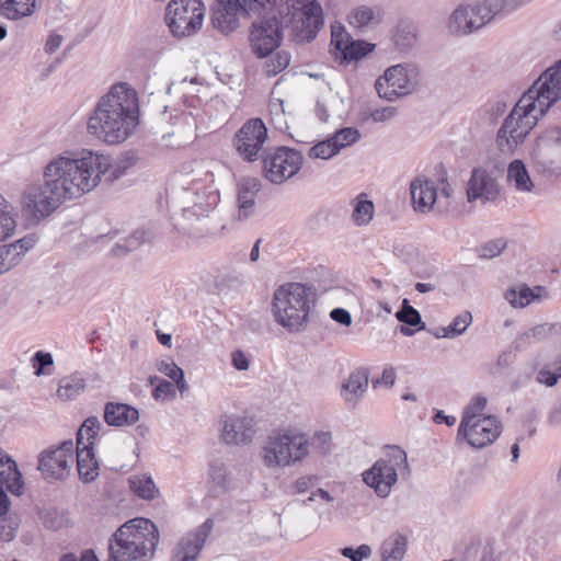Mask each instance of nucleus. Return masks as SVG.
<instances>
[{"mask_svg": "<svg viewBox=\"0 0 561 561\" xmlns=\"http://www.w3.org/2000/svg\"><path fill=\"white\" fill-rule=\"evenodd\" d=\"M108 167L107 158L88 149L65 150L54 156L43 169V183L32 182L24 188L23 213L35 220L50 216L66 201L92 192Z\"/></svg>", "mask_w": 561, "mask_h": 561, "instance_id": "f257e3e1", "label": "nucleus"}, {"mask_svg": "<svg viewBox=\"0 0 561 561\" xmlns=\"http://www.w3.org/2000/svg\"><path fill=\"white\" fill-rule=\"evenodd\" d=\"M561 100V59L543 71L520 96L496 133L495 144L503 154H513L524 144L539 118Z\"/></svg>", "mask_w": 561, "mask_h": 561, "instance_id": "f03ea898", "label": "nucleus"}, {"mask_svg": "<svg viewBox=\"0 0 561 561\" xmlns=\"http://www.w3.org/2000/svg\"><path fill=\"white\" fill-rule=\"evenodd\" d=\"M139 104L135 89L122 82L114 84L90 113L88 133L107 145L124 142L138 124Z\"/></svg>", "mask_w": 561, "mask_h": 561, "instance_id": "7ed1b4c3", "label": "nucleus"}, {"mask_svg": "<svg viewBox=\"0 0 561 561\" xmlns=\"http://www.w3.org/2000/svg\"><path fill=\"white\" fill-rule=\"evenodd\" d=\"M159 541L156 525L147 518H134L113 535L108 561H148Z\"/></svg>", "mask_w": 561, "mask_h": 561, "instance_id": "20e7f679", "label": "nucleus"}, {"mask_svg": "<svg viewBox=\"0 0 561 561\" xmlns=\"http://www.w3.org/2000/svg\"><path fill=\"white\" fill-rule=\"evenodd\" d=\"M317 296L311 287L301 283H287L275 289L272 313L282 328L288 332H301L310 321V311Z\"/></svg>", "mask_w": 561, "mask_h": 561, "instance_id": "39448f33", "label": "nucleus"}, {"mask_svg": "<svg viewBox=\"0 0 561 561\" xmlns=\"http://www.w3.org/2000/svg\"><path fill=\"white\" fill-rule=\"evenodd\" d=\"M278 20L296 43L312 41L323 26V11L317 0H274Z\"/></svg>", "mask_w": 561, "mask_h": 561, "instance_id": "423d86ee", "label": "nucleus"}, {"mask_svg": "<svg viewBox=\"0 0 561 561\" xmlns=\"http://www.w3.org/2000/svg\"><path fill=\"white\" fill-rule=\"evenodd\" d=\"M310 446V438L305 433L275 434L267 438L262 450V458L268 468L288 467L307 458Z\"/></svg>", "mask_w": 561, "mask_h": 561, "instance_id": "0eeeda50", "label": "nucleus"}, {"mask_svg": "<svg viewBox=\"0 0 561 561\" xmlns=\"http://www.w3.org/2000/svg\"><path fill=\"white\" fill-rule=\"evenodd\" d=\"M399 471L409 476L410 467L405 451L393 446L385 458L377 460L370 469L363 472V481L379 497H387L398 481Z\"/></svg>", "mask_w": 561, "mask_h": 561, "instance_id": "6e6552de", "label": "nucleus"}, {"mask_svg": "<svg viewBox=\"0 0 561 561\" xmlns=\"http://www.w3.org/2000/svg\"><path fill=\"white\" fill-rule=\"evenodd\" d=\"M420 68L412 62L388 67L375 82L380 99L393 102L416 91L420 85Z\"/></svg>", "mask_w": 561, "mask_h": 561, "instance_id": "1a4fd4ad", "label": "nucleus"}, {"mask_svg": "<svg viewBox=\"0 0 561 561\" xmlns=\"http://www.w3.org/2000/svg\"><path fill=\"white\" fill-rule=\"evenodd\" d=\"M205 8L201 0H172L165 12V22L173 36L187 37L203 25Z\"/></svg>", "mask_w": 561, "mask_h": 561, "instance_id": "9d476101", "label": "nucleus"}, {"mask_svg": "<svg viewBox=\"0 0 561 561\" xmlns=\"http://www.w3.org/2000/svg\"><path fill=\"white\" fill-rule=\"evenodd\" d=\"M75 465V444L71 439L49 447L39 454L38 470L48 482L67 479Z\"/></svg>", "mask_w": 561, "mask_h": 561, "instance_id": "9b49d317", "label": "nucleus"}, {"mask_svg": "<svg viewBox=\"0 0 561 561\" xmlns=\"http://www.w3.org/2000/svg\"><path fill=\"white\" fill-rule=\"evenodd\" d=\"M302 156L300 152L285 147L264 151L263 171L265 178L275 184H282L300 170Z\"/></svg>", "mask_w": 561, "mask_h": 561, "instance_id": "f8f14e48", "label": "nucleus"}, {"mask_svg": "<svg viewBox=\"0 0 561 561\" xmlns=\"http://www.w3.org/2000/svg\"><path fill=\"white\" fill-rule=\"evenodd\" d=\"M266 140L267 128L263 121L251 118L236 133L233 147L244 161L253 162L259 159Z\"/></svg>", "mask_w": 561, "mask_h": 561, "instance_id": "ddd939ff", "label": "nucleus"}, {"mask_svg": "<svg viewBox=\"0 0 561 561\" xmlns=\"http://www.w3.org/2000/svg\"><path fill=\"white\" fill-rule=\"evenodd\" d=\"M533 160L541 173L561 172V128L548 130L538 139Z\"/></svg>", "mask_w": 561, "mask_h": 561, "instance_id": "4468645a", "label": "nucleus"}, {"mask_svg": "<svg viewBox=\"0 0 561 561\" xmlns=\"http://www.w3.org/2000/svg\"><path fill=\"white\" fill-rule=\"evenodd\" d=\"M501 434V423L493 415L474 421L460 422L457 439H465L473 448H483L492 444Z\"/></svg>", "mask_w": 561, "mask_h": 561, "instance_id": "2eb2a0df", "label": "nucleus"}, {"mask_svg": "<svg viewBox=\"0 0 561 561\" xmlns=\"http://www.w3.org/2000/svg\"><path fill=\"white\" fill-rule=\"evenodd\" d=\"M283 30L280 21L275 16L261 20L252 24L250 33V44L252 51L260 58L268 56L276 49L283 38Z\"/></svg>", "mask_w": 561, "mask_h": 561, "instance_id": "dca6fc26", "label": "nucleus"}, {"mask_svg": "<svg viewBox=\"0 0 561 561\" xmlns=\"http://www.w3.org/2000/svg\"><path fill=\"white\" fill-rule=\"evenodd\" d=\"M466 193L469 203L478 199L483 203L492 202L499 196L500 186L496 179L486 169L478 167L471 171Z\"/></svg>", "mask_w": 561, "mask_h": 561, "instance_id": "f3484780", "label": "nucleus"}, {"mask_svg": "<svg viewBox=\"0 0 561 561\" xmlns=\"http://www.w3.org/2000/svg\"><path fill=\"white\" fill-rule=\"evenodd\" d=\"M531 0H477L472 1L474 18L479 30L491 23L496 16L505 15Z\"/></svg>", "mask_w": 561, "mask_h": 561, "instance_id": "a211bd4d", "label": "nucleus"}, {"mask_svg": "<svg viewBox=\"0 0 561 561\" xmlns=\"http://www.w3.org/2000/svg\"><path fill=\"white\" fill-rule=\"evenodd\" d=\"M0 463L5 466L0 471V516L9 511L10 502L4 492V486L14 495H21L24 491L22 473L19 471L16 462L9 456L2 455Z\"/></svg>", "mask_w": 561, "mask_h": 561, "instance_id": "6ab92c4d", "label": "nucleus"}, {"mask_svg": "<svg viewBox=\"0 0 561 561\" xmlns=\"http://www.w3.org/2000/svg\"><path fill=\"white\" fill-rule=\"evenodd\" d=\"M183 215L190 219L192 217L208 218V214L216 208L219 203V195L216 191L199 193L193 188H185L183 192Z\"/></svg>", "mask_w": 561, "mask_h": 561, "instance_id": "aec40b11", "label": "nucleus"}, {"mask_svg": "<svg viewBox=\"0 0 561 561\" xmlns=\"http://www.w3.org/2000/svg\"><path fill=\"white\" fill-rule=\"evenodd\" d=\"M214 526L213 519L208 518L194 533L187 534L178 543L173 561H196L208 535Z\"/></svg>", "mask_w": 561, "mask_h": 561, "instance_id": "412c9836", "label": "nucleus"}, {"mask_svg": "<svg viewBox=\"0 0 561 561\" xmlns=\"http://www.w3.org/2000/svg\"><path fill=\"white\" fill-rule=\"evenodd\" d=\"M261 181L256 178H243L237 184V205L239 221L247 220L255 213V199L261 191Z\"/></svg>", "mask_w": 561, "mask_h": 561, "instance_id": "4be33fe9", "label": "nucleus"}, {"mask_svg": "<svg viewBox=\"0 0 561 561\" xmlns=\"http://www.w3.org/2000/svg\"><path fill=\"white\" fill-rule=\"evenodd\" d=\"M244 14L240 3L226 2V4H213L211 25L221 34L228 35L239 27L240 16Z\"/></svg>", "mask_w": 561, "mask_h": 561, "instance_id": "5701e85b", "label": "nucleus"}, {"mask_svg": "<svg viewBox=\"0 0 561 561\" xmlns=\"http://www.w3.org/2000/svg\"><path fill=\"white\" fill-rule=\"evenodd\" d=\"M369 371L365 367L353 370L341 385V397L348 407L355 408L368 389Z\"/></svg>", "mask_w": 561, "mask_h": 561, "instance_id": "b1692460", "label": "nucleus"}, {"mask_svg": "<svg viewBox=\"0 0 561 561\" xmlns=\"http://www.w3.org/2000/svg\"><path fill=\"white\" fill-rule=\"evenodd\" d=\"M253 434L251 419L232 415L224 420L221 437L228 445L248 444Z\"/></svg>", "mask_w": 561, "mask_h": 561, "instance_id": "393cba45", "label": "nucleus"}, {"mask_svg": "<svg viewBox=\"0 0 561 561\" xmlns=\"http://www.w3.org/2000/svg\"><path fill=\"white\" fill-rule=\"evenodd\" d=\"M471 2L459 4L447 20V30L454 36H467L479 31Z\"/></svg>", "mask_w": 561, "mask_h": 561, "instance_id": "a878e982", "label": "nucleus"}, {"mask_svg": "<svg viewBox=\"0 0 561 561\" xmlns=\"http://www.w3.org/2000/svg\"><path fill=\"white\" fill-rule=\"evenodd\" d=\"M37 241L38 237L32 233L0 248V266L2 271L7 272L16 266L23 260L25 253L34 248Z\"/></svg>", "mask_w": 561, "mask_h": 561, "instance_id": "bb28decb", "label": "nucleus"}, {"mask_svg": "<svg viewBox=\"0 0 561 561\" xmlns=\"http://www.w3.org/2000/svg\"><path fill=\"white\" fill-rule=\"evenodd\" d=\"M411 198L414 209L428 213L437 198L436 185L433 181L415 179L410 185Z\"/></svg>", "mask_w": 561, "mask_h": 561, "instance_id": "cd10ccee", "label": "nucleus"}, {"mask_svg": "<svg viewBox=\"0 0 561 561\" xmlns=\"http://www.w3.org/2000/svg\"><path fill=\"white\" fill-rule=\"evenodd\" d=\"M139 419L138 410L126 403L107 402L104 408V421L110 426H129Z\"/></svg>", "mask_w": 561, "mask_h": 561, "instance_id": "c85d7f7f", "label": "nucleus"}, {"mask_svg": "<svg viewBox=\"0 0 561 561\" xmlns=\"http://www.w3.org/2000/svg\"><path fill=\"white\" fill-rule=\"evenodd\" d=\"M75 461L81 481L92 482L99 476V463L94 457L93 448L89 445L76 446Z\"/></svg>", "mask_w": 561, "mask_h": 561, "instance_id": "c756f323", "label": "nucleus"}, {"mask_svg": "<svg viewBox=\"0 0 561 561\" xmlns=\"http://www.w3.org/2000/svg\"><path fill=\"white\" fill-rule=\"evenodd\" d=\"M506 182L516 192L522 194H530L535 190V183L525 163L519 159H515L508 164Z\"/></svg>", "mask_w": 561, "mask_h": 561, "instance_id": "7c9ffc66", "label": "nucleus"}, {"mask_svg": "<svg viewBox=\"0 0 561 561\" xmlns=\"http://www.w3.org/2000/svg\"><path fill=\"white\" fill-rule=\"evenodd\" d=\"M391 41L398 50L402 53L410 51L419 42L416 24L408 20L399 21L392 30Z\"/></svg>", "mask_w": 561, "mask_h": 561, "instance_id": "2f4dec72", "label": "nucleus"}, {"mask_svg": "<svg viewBox=\"0 0 561 561\" xmlns=\"http://www.w3.org/2000/svg\"><path fill=\"white\" fill-rule=\"evenodd\" d=\"M382 21V10L379 7L358 5L347 15L351 26L359 30L374 28Z\"/></svg>", "mask_w": 561, "mask_h": 561, "instance_id": "473e14b6", "label": "nucleus"}, {"mask_svg": "<svg viewBox=\"0 0 561 561\" xmlns=\"http://www.w3.org/2000/svg\"><path fill=\"white\" fill-rule=\"evenodd\" d=\"M546 290L541 286L529 288L526 285L512 287L505 293V299L514 308H524L530 302L539 300Z\"/></svg>", "mask_w": 561, "mask_h": 561, "instance_id": "72a5a7b5", "label": "nucleus"}, {"mask_svg": "<svg viewBox=\"0 0 561 561\" xmlns=\"http://www.w3.org/2000/svg\"><path fill=\"white\" fill-rule=\"evenodd\" d=\"M351 220L356 227L368 226L375 216V205L365 193H360L351 201Z\"/></svg>", "mask_w": 561, "mask_h": 561, "instance_id": "f704fd0d", "label": "nucleus"}, {"mask_svg": "<svg viewBox=\"0 0 561 561\" xmlns=\"http://www.w3.org/2000/svg\"><path fill=\"white\" fill-rule=\"evenodd\" d=\"M408 547V539L401 534L389 536L380 547L381 561H402Z\"/></svg>", "mask_w": 561, "mask_h": 561, "instance_id": "c9c22d12", "label": "nucleus"}, {"mask_svg": "<svg viewBox=\"0 0 561 561\" xmlns=\"http://www.w3.org/2000/svg\"><path fill=\"white\" fill-rule=\"evenodd\" d=\"M35 0H1L0 14L10 20H19L33 13Z\"/></svg>", "mask_w": 561, "mask_h": 561, "instance_id": "e433bc0d", "label": "nucleus"}, {"mask_svg": "<svg viewBox=\"0 0 561 561\" xmlns=\"http://www.w3.org/2000/svg\"><path fill=\"white\" fill-rule=\"evenodd\" d=\"M13 205L0 193V242L11 237L16 228Z\"/></svg>", "mask_w": 561, "mask_h": 561, "instance_id": "4c0bfd02", "label": "nucleus"}, {"mask_svg": "<svg viewBox=\"0 0 561 561\" xmlns=\"http://www.w3.org/2000/svg\"><path fill=\"white\" fill-rule=\"evenodd\" d=\"M85 389V380L78 374L65 377L60 380L57 396L64 401L72 400Z\"/></svg>", "mask_w": 561, "mask_h": 561, "instance_id": "58836bf2", "label": "nucleus"}, {"mask_svg": "<svg viewBox=\"0 0 561 561\" xmlns=\"http://www.w3.org/2000/svg\"><path fill=\"white\" fill-rule=\"evenodd\" d=\"M130 490L144 500H153L158 495V489L153 480L146 474H135L129 478Z\"/></svg>", "mask_w": 561, "mask_h": 561, "instance_id": "ea45409f", "label": "nucleus"}, {"mask_svg": "<svg viewBox=\"0 0 561 561\" xmlns=\"http://www.w3.org/2000/svg\"><path fill=\"white\" fill-rule=\"evenodd\" d=\"M209 476L213 488L219 493L226 492L231 483V473L225 462L220 460L211 461L209 466Z\"/></svg>", "mask_w": 561, "mask_h": 561, "instance_id": "a19ab883", "label": "nucleus"}, {"mask_svg": "<svg viewBox=\"0 0 561 561\" xmlns=\"http://www.w3.org/2000/svg\"><path fill=\"white\" fill-rule=\"evenodd\" d=\"M375 44L365 42V41H354L352 39L348 43L347 49L340 57V64H348L354 60H359L363 57L367 56L375 49Z\"/></svg>", "mask_w": 561, "mask_h": 561, "instance_id": "79ce46f5", "label": "nucleus"}, {"mask_svg": "<svg viewBox=\"0 0 561 561\" xmlns=\"http://www.w3.org/2000/svg\"><path fill=\"white\" fill-rule=\"evenodd\" d=\"M352 39L353 38L341 23L331 25V46L335 59H340L343 53L347 49L348 43H351Z\"/></svg>", "mask_w": 561, "mask_h": 561, "instance_id": "37998d69", "label": "nucleus"}, {"mask_svg": "<svg viewBox=\"0 0 561 561\" xmlns=\"http://www.w3.org/2000/svg\"><path fill=\"white\" fill-rule=\"evenodd\" d=\"M339 147L332 138H328L325 140L319 141L311 148H309L308 156L312 159H322L328 160L337 154Z\"/></svg>", "mask_w": 561, "mask_h": 561, "instance_id": "c03bdc74", "label": "nucleus"}, {"mask_svg": "<svg viewBox=\"0 0 561 561\" xmlns=\"http://www.w3.org/2000/svg\"><path fill=\"white\" fill-rule=\"evenodd\" d=\"M100 427H101V423L98 417H95V416L88 417L78 431L77 445L78 446L92 445L90 439L96 435Z\"/></svg>", "mask_w": 561, "mask_h": 561, "instance_id": "a18cd8bd", "label": "nucleus"}, {"mask_svg": "<svg viewBox=\"0 0 561 561\" xmlns=\"http://www.w3.org/2000/svg\"><path fill=\"white\" fill-rule=\"evenodd\" d=\"M472 322V314L465 311L457 316L454 321L446 328H442L445 337H455L462 334Z\"/></svg>", "mask_w": 561, "mask_h": 561, "instance_id": "49530a36", "label": "nucleus"}, {"mask_svg": "<svg viewBox=\"0 0 561 561\" xmlns=\"http://www.w3.org/2000/svg\"><path fill=\"white\" fill-rule=\"evenodd\" d=\"M396 318L408 325L415 327L422 324L421 329L424 328L420 312L410 305L408 299H403L402 308L396 313Z\"/></svg>", "mask_w": 561, "mask_h": 561, "instance_id": "de8ad7c7", "label": "nucleus"}, {"mask_svg": "<svg viewBox=\"0 0 561 561\" xmlns=\"http://www.w3.org/2000/svg\"><path fill=\"white\" fill-rule=\"evenodd\" d=\"M486 403L488 400L485 397H474L471 400V402L465 408L460 422H466V420L474 421L477 419L484 417L485 415H483V411L486 407Z\"/></svg>", "mask_w": 561, "mask_h": 561, "instance_id": "09e8293b", "label": "nucleus"}, {"mask_svg": "<svg viewBox=\"0 0 561 561\" xmlns=\"http://www.w3.org/2000/svg\"><path fill=\"white\" fill-rule=\"evenodd\" d=\"M561 378V356L551 365L543 367L538 373V381L548 387L554 386Z\"/></svg>", "mask_w": 561, "mask_h": 561, "instance_id": "8fccbe9b", "label": "nucleus"}, {"mask_svg": "<svg viewBox=\"0 0 561 561\" xmlns=\"http://www.w3.org/2000/svg\"><path fill=\"white\" fill-rule=\"evenodd\" d=\"M360 137L359 131L353 127H345L337 130L331 138L339 147V151L343 148L355 144Z\"/></svg>", "mask_w": 561, "mask_h": 561, "instance_id": "3c124183", "label": "nucleus"}, {"mask_svg": "<svg viewBox=\"0 0 561 561\" xmlns=\"http://www.w3.org/2000/svg\"><path fill=\"white\" fill-rule=\"evenodd\" d=\"M289 55L285 51L277 53L265 62L264 71L266 76H276L289 65Z\"/></svg>", "mask_w": 561, "mask_h": 561, "instance_id": "603ef678", "label": "nucleus"}, {"mask_svg": "<svg viewBox=\"0 0 561 561\" xmlns=\"http://www.w3.org/2000/svg\"><path fill=\"white\" fill-rule=\"evenodd\" d=\"M151 234L147 230H136L129 237H127L123 243L116 244L117 249L125 251H133L141 245L144 242L150 239Z\"/></svg>", "mask_w": 561, "mask_h": 561, "instance_id": "864d4df0", "label": "nucleus"}, {"mask_svg": "<svg viewBox=\"0 0 561 561\" xmlns=\"http://www.w3.org/2000/svg\"><path fill=\"white\" fill-rule=\"evenodd\" d=\"M152 397L157 401H170L174 400L176 397V389L173 383L168 380H159V383L152 391Z\"/></svg>", "mask_w": 561, "mask_h": 561, "instance_id": "5fc2aeb1", "label": "nucleus"}, {"mask_svg": "<svg viewBox=\"0 0 561 561\" xmlns=\"http://www.w3.org/2000/svg\"><path fill=\"white\" fill-rule=\"evenodd\" d=\"M506 247L503 239L492 240L480 247L478 250L479 256L483 259H493L499 256Z\"/></svg>", "mask_w": 561, "mask_h": 561, "instance_id": "6e6d98bb", "label": "nucleus"}, {"mask_svg": "<svg viewBox=\"0 0 561 561\" xmlns=\"http://www.w3.org/2000/svg\"><path fill=\"white\" fill-rule=\"evenodd\" d=\"M192 182H213L214 175L208 170L206 162H195L194 167L187 173Z\"/></svg>", "mask_w": 561, "mask_h": 561, "instance_id": "4d7b16f0", "label": "nucleus"}, {"mask_svg": "<svg viewBox=\"0 0 561 561\" xmlns=\"http://www.w3.org/2000/svg\"><path fill=\"white\" fill-rule=\"evenodd\" d=\"M274 0H239L240 8L245 14L260 13L273 5Z\"/></svg>", "mask_w": 561, "mask_h": 561, "instance_id": "13d9d810", "label": "nucleus"}, {"mask_svg": "<svg viewBox=\"0 0 561 561\" xmlns=\"http://www.w3.org/2000/svg\"><path fill=\"white\" fill-rule=\"evenodd\" d=\"M158 371L165 375L170 379L174 380L183 373V369L179 367L171 358L162 359L156 365Z\"/></svg>", "mask_w": 561, "mask_h": 561, "instance_id": "bf43d9fd", "label": "nucleus"}, {"mask_svg": "<svg viewBox=\"0 0 561 561\" xmlns=\"http://www.w3.org/2000/svg\"><path fill=\"white\" fill-rule=\"evenodd\" d=\"M341 552L345 558H348L352 561H363V559L370 557L371 548L368 545H360L356 549L345 547Z\"/></svg>", "mask_w": 561, "mask_h": 561, "instance_id": "052dcab7", "label": "nucleus"}, {"mask_svg": "<svg viewBox=\"0 0 561 561\" xmlns=\"http://www.w3.org/2000/svg\"><path fill=\"white\" fill-rule=\"evenodd\" d=\"M5 515L0 516V536L4 541H11L15 536L18 523Z\"/></svg>", "mask_w": 561, "mask_h": 561, "instance_id": "680f3d73", "label": "nucleus"}, {"mask_svg": "<svg viewBox=\"0 0 561 561\" xmlns=\"http://www.w3.org/2000/svg\"><path fill=\"white\" fill-rule=\"evenodd\" d=\"M53 364L54 358L50 353L38 351L33 356V366L35 368L36 376L45 374L44 368L47 366H51Z\"/></svg>", "mask_w": 561, "mask_h": 561, "instance_id": "e2e57ef3", "label": "nucleus"}, {"mask_svg": "<svg viewBox=\"0 0 561 561\" xmlns=\"http://www.w3.org/2000/svg\"><path fill=\"white\" fill-rule=\"evenodd\" d=\"M397 115V107L394 106H386L381 108H376L370 112V118L375 123H383L392 119Z\"/></svg>", "mask_w": 561, "mask_h": 561, "instance_id": "0e129e2a", "label": "nucleus"}, {"mask_svg": "<svg viewBox=\"0 0 561 561\" xmlns=\"http://www.w3.org/2000/svg\"><path fill=\"white\" fill-rule=\"evenodd\" d=\"M270 114L272 116L273 123H275L278 127H282L285 114L282 100L277 99L270 103Z\"/></svg>", "mask_w": 561, "mask_h": 561, "instance_id": "69168bd1", "label": "nucleus"}, {"mask_svg": "<svg viewBox=\"0 0 561 561\" xmlns=\"http://www.w3.org/2000/svg\"><path fill=\"white\" fill-rule=\"evenodd\" d=\"M231 364L237 370H248L250 359L244 352L237 350L231 353Z\"/></svg>", "mask_w": 561, "mask_h": 561, "instance_id": "338daca9", "label": "nucleus"}, {"mask_svg": "<svg viewBox=\"0 0 561 561\" xmlns=\"http://www.w3.org/2000/svg\"><path fill=\"white\" fill-rule=\"evenodd\" d=\"M330 317L335 322H339L345 327H350L352 324V316L346 309L335 308L331 311Z\"/></svg>", "mask_w": 561, "mask_h": 561, "instance_id": "774afa93", "label": "nucleus"}]
</instances>
